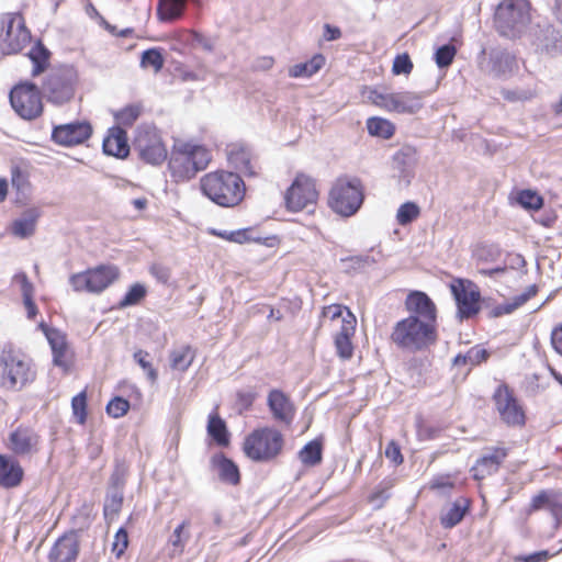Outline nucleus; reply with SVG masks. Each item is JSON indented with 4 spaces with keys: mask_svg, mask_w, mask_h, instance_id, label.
Returning <instances> with one entry per match:
<instances>
[{
    "mask_svg": "<svg viewBox=\"0 0 562 562\" xmlns=\"http://www.w3.org/2000/svg\"><path fill=\"white\" fill-rule=\"evenodd\" d=\"M211 159V153L204 146L177 140L170 153L168 169L176 182H184L204 170Z\"/></svg>",
    "mask_w": 562,
    "mask_h": 562,
    "instance_id": "nucleus-1",
    "label": "nucleus"
},
{
    "mask_svg": "<svg viewBox=\"0 0 562 562\" xmlns=\"http://www.w3.org/2000/svg\"><path fill=\"white\" fill-rule=\"evenodd\" d=\"M201 190L205 196L220 206L233 207L245 196V183L237 172L217 170L201 179Z\"/></svg>",
    "mask_w": 562,
    "mask_h": 562,
    "instance_id": "nucleus-2",
    "label": "nucleus"
},
{
    "mask_svg": "<svg viewBox=\"0 0 562 562\" xmlns=\"http://www.w3.org/2000/svg\"><path fill=\"white\" fill-rule=\"evenodd\" d=\"M35 371L31 361L10 345L0 346V387L18 390L32 382Z\"/></svg>",
    "mask_w": 562,
    "mask_h": 562,
    "instance_id": "nucleus-3",
    "label": "nucleus"
},
{
    "mask_svg": "<svg viewBox=\"0 0 562 562\" xmlns=\"http://www.w3.org/2000/svg\"><path fill=\"white\" fill-rule=\"evenodd\" d=\"M391 339L401 349L419 351L436 341V325L408 316L395 324Z\"/></svg>",
    "mask_w": 562,
    "mask_h": 562,
    "instance_id": "nucleus-4",
    "label": "nucleus"
},
{
    "mask_svg": "<svg viewBox=\"0 0 562 562\" xmlns=\"http://www.w3.org/2000/svg\"><path fill=\"white\" fill-rule=\"evenodd\" d=\"M364 200V189L360 179L353 177L338 178L333 184L328 205L336 214L342 217L355 215Z\"/></svg>",
    "mask_w": 562,
    "mask_h": 562,
    "instance_id": "nucleus-5",
    "label": "nucleus"
},
{
    "mask_svg": "<svg viewBox=\"0 0 562 562\" xmlns=\"http://www.w3.org/2000/svg\"><path fill=\"white\" fill-rule=\"evenodd\" d=\"M495 26L506 37H517L530 22V4L527 0H503L495 11Z\"/></svg>",
    "mask_w": 562,
    "mask_h": 562,
    "instance_id": "nucleus-6",
    "label": "nucleus"
},
{
    "mask_svg": "<svg viewBox=\"0 0 562 562\" xmlns=\"http://www.w3.org/2000/svg\"><path fill=\"white\" fill-rule=\"evenodd\" d=\"M78 75L72 66L53 68L46 75L42 92L55 105L68 103L75 95Z\"/></svg>",
    "mask_w": 562,
    "mask_h": 562,
    "instance_id": "nucleus-7",
    "label": "nucleus"
},
{
    "mask_svg": "<svg viewBox=\"0 0 562 562\" xmlns=\"http://www.w3.org/2000/svg\"><path fill=\"white\" fill-rule=\"evenodd\" d=\"M282 434L270 427L254 430L244 442V451L254 461H270L282 450Z\"/></svg>",
    "mask_w": 562,
    "mask_h": 562,
    "instance_id": "nucleus-8",
    "label": "nucleus"
},
{
    "mask_svg": "<svg viewBox=\"0 0 562 562\" xmlns=\"http://www.w3.org/2000/svg\"><path fill=\"white\" fill-rule=\"evenodd\" d=\"M369 100L389 112L416 114L424 106V94L413 91L389 92L370 90Z\"/></svg>",
    "mask_w": 562,
    "mask_h": 562,
    "instance_id": "nucleus-9",
    "label": "nucleus"
},
{
    "mask_svg": "<svg viewBox=\"0 0 562 562\" xmlns=\"http://www.w3.org/2000/svg\"><path fill=\"white\" fill-rule=\"evenodd\" d=\"M133 147L143 161L154 166L164 162L168 155L161 134L154 125L137 127Z\"/></svg>",
    "mask_w": 562,
    "mask_h": 562,
    "instance_id": "nucleus-10",
    "label": "nucleus"
},
{
    "mask_svg": "<svg viewBox=\"0 0 562 562\" xmlns=\"http://www.w3.org/2000/svg\"><path fill=\"white\" fill-rule=\"evenodd\" d=\"M31 34L21 14L7 12L0 14V50L15 54L30 42Z\"/></svg>",
    "mask_w": 562,
    "mask_h": 562,
    "instance_id": "nucleus-11",
    "label": "nucleus"
},
{
    "mask_svg": "<svg viewBox=\"0 0 562 562\" xmlns=\"http://www.w3.org/2000/svg\"><path fill=\"white\" fill-rule=\"evenodd\" d=\"M119 277L114 266H99L83 272L74 273L69 283L76 292L99 294L110 286Z\"/></svg>",
    "mask_w": 562,
    "mask_h": 562,
    "instance_id": "nucleus-12",
    "label": "nucleus"
},
{
    "mask_svg": "<svg viewBox=\"0 0 562 562\" xmlns=\"http://www.w3.org/2000/svg\"><path fill=\"white\" fill-rule=\"evenodd\" d=\"M10 102L14 111L25 120H33L43 111L41 92L33 83L15 86L10 92Z\"/></svg>",
    "mask_w": 562,
    "mask_h": 562,
    "instance_id": "nucleus-13",
    "label": "nucleus"
},
{
    "mask_svg": "<svg viewBox=\"0 0 562 562\" xmlns=\"http://www.w3.org/2000/svg\"><path fill=\"white\" fill-rule=\"evenodd\" d=\"M493 398L499 417L505 424L513 427L525 425L526 416L524 408L507 385H498Z\"/></svg>",
    "mask_w": 562,
    "mask_h": 562,
    "instance_id": "nucleus-14",
    "label": "nucleus"
},
{
    "mask_svg": "<svg viewBox=\"0 0 562 562\" xmlns=\"http://www.w3.org/2000/svg\"><path fill=\"white\" fill-rule=\"evenodd\" d=\"M318 193L315 182L307 176L300 175L295 178L285 194L288 210L293 212L302 211L317 201Z\"/></svg>",
    "mask_w": 562,
    "mask_h": 562,
    "instance_id": "nucleus-15",
    "label": "nucleus"
},
{
    "mask_svg": "<svg viewBox=\"0 0 562 562\" xmlns=\"http://www.w3.org/2000/svg\"><path fill=\"white\" fill-rule=\"evenodd\" d=\"M92 134V127L87 121H75L68 124L57 125L53 128V140L61 146L70 147L82 144Z\"/></svg>",
    "mask_w": 562,
    "mask_h": 562,
    "instance_id": "nucleus-16",
    "label": "nucleus"
},
{
    "mask_svg": "<svg viewBox=\"0 0 562 562\" xmlns=\"http://www.w3.org/2000/svg\"><path fill=\"white\" fill-rule=\"evenodd\" d=\"M451 291L458 305L460 318H469L480 311V292L473 283L460 281L451 285Z\"/></svg>",
    "mask_w": 562,
    "mask_h": 562,
    "instance_id": "nucleus-17",
    "label": "nucleus"
},
{
    "mask_svg": "<svg viewBox=\"0 0 562 562\" xmlns=\"http://www.w3.org/2000/svg\"><path fill=\"white\" fill-rule=\"evenodd\" d=\"M79 554V535L69 531L59 537L48 553V562H75Z\"/></svg>",
    "mask_w": 562,
    "mask_h": 562,
    "instance_id": "nucleus-18",
    "label": "nucleus"
},
{
    "mask_svg": "<svg viewBox=\"0 0 562 562\" xmlns=\"http://www.w3.org/2000/svg\"><path fill=\"white\" fill-rule=\"evenodd\" d=\"M405 307L411 313L409 317H416L436 325V306L426 293L420 291L411 292L406 297Z\"/></svg>",
    "mask_w": 562,
    "mask_h": 562,
    "instance_id": "nucleus-19",
    "label": "nucleus"
},
{
    "mask_svg": "<svg viewBox=\"0 0 562 562\" xmlns=\"http://www.w3.org/2000/svg\"><path fill=\"white\" fill-rule=\"evenodd\" d=\"M38 328L50 346L54 364L66 369L69 366V347L66 335L56 328L49 327L44 322L40 323Z\"/></svg>",
    "mask_w": 562,
    "mask_h": 562,
    "instance_id": "nucleus-20",
    "label": "nucleus"
},
{
    "mask_svg": "<svg viewBox=\"0 0 562 562\" xmlns=\"http://www.w3.org/2000/svg\"><path fill=\"white\" fill-rule=\"evenodd\" d=\"M42 216V211L37 206L27 207L22 214L12 221L7 232L19 239L32 237L37 227V222Z\"/></svg>",
    "mask_w": 562,
    "mask_h": 562,
    "instance_id": "nucleus-21",
    "label": "nucleus"
},
{
    "mask_svg": "<svg viewBox=\"0 0 562 562\" xmlns=\"http://www.w3.org/2000/svg\"><path fill=\"white\" fill-rule=\"evenodd\" d=\"M267 404L273 418L282 424L290 425L294 418L295 408L289 396L280 390H272L268 394Z\"/></svg>",
    "mask_w": 562,
    "mask_h": 562,
    "instance_id": "nucleus-22",
    "label": "nucleus"
},
{
    "mask_svg": "<svg viewBox=\"0 0 562 562\" xmlns=\"http://www.w3.org/2000/svg\"><path fill=\"white\" fill-rule=\"evenodd\" d=\"M356 323L355 316L347 310V315L341 319L340 330L335 336L336 352L344 360L350 359L353 353L351 337L355 335Z\"/></svg>",
    "mask_w": 562,
    "mask_h": 562,
    "instance_id": "nucleus-23",
    "label": "nucleus"
},
{
    "mask_svg": "<svg viewBox=\"0 0 562 562\" xmlns=\"http://www.w3.org/2000/svg\"><path fill=\"white\" fill-rule=\"evenodd\" d=\"M416 161V149L412 146H403L393 155L392 167L401 181L407 184L411 182Z\"/></svg>",
    "mask_w": 562,
    "mask_h": 562,
    "instance_id": "nucleus-24",
    "label": "nucleus"
},
{
    "mask_svg": "<svg viewBox=\"0 0 562 562\" xmlns=\"http://www.w3.org/2000/svg\"><path fill=\"white\" fill-rule=\"evenodd\" d=\"M505 458L506 451L501 448H496L493 451L483 454L471 469L473 477L475 480H482L485 476L495 473Z\"/></svg>",
    "mask_w": 562,
    "mask_h": 562,
    "instance_id": "nucleus-25",
    "label": "nucleus"
},
{
    "mask_svg": "<svg viewBox=\"0 0 562 562\" xmlns=\"http://www.w3.org/2000/svg\"><path fill=\"white\" fill-rule=\"evenodd\" d=\"M533 45L541 53L554 56L562 52V38L559 32L550 24L540 29L536 34Z\"/></svg>",
    "mask_w": 562,
    "mask_h": 562,
    "instance_id": "nucleus-26",
    "label": "nucleus"
},
{
    "mask_svg": "<svg viewBox=\"0 0 562 562\" xmlns=\"http://www.w3.org/2000/svg\"><path fill=\"white\" fill-rule=\"evenodd\" d=\"M102 147L104 154L109 156L117 158L126 157L130 153L126 132L120 126L110 128L108 135L103 139Z\"/></svg>",
    "mask_w": 562,
    "mask_h": 562,
    "instance_id": "nucleus-27",
    "label": "nucleus"
},
{
    "mask_svg": "<svg viewBox=\"0 0 562 562\" xmlns=\"http://www.w3.org/2000/svg\"><path fill=\"white\" fill-rule=\"evenodd\" d=\"M229 165L245 176H255L256 162L250 149L244 146H233L227 154Z\"/></svg>",
    "mask_w": 562,
    "mask_h": 562,
    "instance_id": "nucleus-28",
    "label": "nucleus"
},
{
    "mask_svg": "<svg viewBox=\"0 0 562 562\" xmlns=\"http://www.w3.org/2000/svg\"><path fill=\"white\" fill-rule=\"evenodd\" d=\"M38 445L37 434L30 428H18L10 436V448L16 454H27L36 451Z\"/></svg>",
    "mask_w": 562,
    "mask_h": 562,
    "instance_id": "nucleus-29",
    "label": "nucleus"
},
{
    "mask_svg": "<svg viewBox=\"0 0 562 562\" xmlns=\"http://www.w3.org/2000/svg\"><path fill=\"white\" fill-rule=\"evenodd\" d=\"M23 477V469L12 457L0 454V486H18Z\"/></svg>",
    "mask_w": 562,
    "mask_h": 562,
    "instance_id": "nucleus-30",
    "label": "nucleus"
},
{
    "mask_svg": "<svg viewBox=\"0 0 562 562\" xmlns=\"http://www.w3.org/2000/svg\"><path fill=\"white\" fill-rule=\"evenodd\" d=\"M211 467L222 482L232 485L239 483L240 475L237 465L223 453H216L212 457Z\"/></svg>",
    "mask_w": 562,
    "mask_h": 562,
    "instance_id": "nucleus-31",
    "label": "nucleus"
},
{
    "mask_svg": "<svg viewBox=\"0 0 562 562\" xmlns=\"http://www.w3.org/2000/svg\"><path fill=\"white\" fill-rule=\"evenodd\" d=\"M190 520L181 521L169 536L167 541L168 554L170 558L180 557L190 539Z\"/></svg>",
    "mask_w": 562,
    "mask_h": 562,
    "instance_id": "nucleus-32",
    "label": "nucleus"
},
{
    "mask_svg": "<svg viewBox=\"0 0 562 562\" xmlns=\"http://www.w3.org/2000/svg\"><path fill=\"white\" fill-rule=\"evenodd\" d=\"M11 186L16 191V202L26 203L32 189L29 172L19 166H13L11 168Z\"/></svg>",
    "mask_w": 562,
    "mask_h": 562,
    "instance_id": "nucleus-33",
    "label": "nucleus"
},
{
    "mask_svg": "<svg viewBox=\"0 0 562 562\" xmlns=\"http://www.w3.org/2000/svg\"><path fill=\"white\" fill-rule=\"evenodd\" d=\"M491 71L495 77H507L517 68V61L513 54L499 50L491 56Z\"/></svg>",
    "mask_w": 562,
    "mask_h": 562,
    "instance_id": "nucleus-34",
    "label": "nucleus"
},
{
    "mask_svg": "<svg viewBox=\"0 0 562 562\" xmlns=\"http://www.w3.org/2000/svg\"><path fill=\"white\" fill-rule=\"evenodd\" d=\"M470 506L468 498L460 497L456 499L447 510L441 514L440 521L445 528L457 526L464 517Z\"/></svg>",
    "mask_w": 562,
    "mask_h": 562,
    "instance_id": "nucleus-35",
    "label": "nucleus"
},
{
    "mask_svg": "<svg viewBox=\"0 0 562 562\" xmlns=\"http://www.w3.org/2000/svg\"><path fill=\"white\" fill-rule=\"evenodd\" d=\"M188 0H159L157 5L158 19L169 22L179 19L186 9Z\"/></svg>",
    "mask_w": 562,
    "mask_h": 562,
    "instance_id": "nucleus-36",
    "label": "nucleus"
},
{
    "mask_svg": "<svg viewBox=\"0 0 562 562\" xmlns=\"http://www.w3.org/2000/svg\"><path fill=\"white\" fill-rule=\"evenodd\" d=\"M324 65L325 57L317 54L305 63H300L290 67L289 76L291 78H308L319 71Z\"/></svg>",
    "mask_w": 562,
    "mask_h": 562,
    "instance_id": "nucleus-37",
    "label": "nucleus"
},
{
    "mask_svg": "<svg viewBox=\"0 0 562 562\" xmlns=\"http://www.w3.org/2000/svg\"><path fill=\"white\" fill-rule=\"evenodd\" d=\"M27 55L33 64L31 74L33 77H36L48 66L49 50L42 43H37L30 49Z\"/></svg>",
    "mask_w": 562,
    "mask_h": 562,
    "instance_id": "nucleus-38",
    "label": "nucleus"
},
{
    "mask_svg": "<svg viewBox=\"0 0 562 562\" xmlns=\"http://www.w3.org/2000/svg\"><path fill=\"white\" fill-rule=\"evenodd\" d=\"M195 352L190 346H181L170 353V366L175 370L186 371L193 362Z\"/></svg>",
    "mask_w": 562,
    "mask_h": 562,
    "instance_id": "nucleus-39",
    "label": "nucleus"
},
{
    "mask_svg": "<svg viewBox=\"0 0 562 562\" xmlns=\"http://www.w3.org/2000/svg\"><path fill=\"white\" fill-rule=\"evenodd\" d=\"M207 434L220 446H227L229 442V437L225 422L216 414L209 416Z\"/></svg>",
    "mask_w": 562,
    "mask_h": 562,
    "instance_id": "nucleus-40",
    "label": "nucleus"
},
{
    "mask_svg": "<svg viewBox=\"0 0 562 562\" xmlns=\"http://www.w3.org/2000/svg\"><path fill=\"white\" fill-rule=\"evenodd\" d=\"M370 135L389 139L394 135L395 126L392 122L382 117H370L367 121Z\"/></svg>",
    "mask_w": 562,
    "mask_h": 562,
    "instance_id": "nucleus-41",
    "label": "nucleus"
},
{
    "mask_svg": "<svg viewBox=\"0 0 562 562\" xmlns=\"http://www.w3.org/2000/svg\"><path fill=\"white\" fill-rule=\"evenodd\" d=\"M299 458L306 465H316L322 461V445L313 440L306 443L299 452Z\"/></svg>",
    "mask_w": 562,
    "mask_h": 562,
    "instance_id": "nucleus-42",
    "label": "nucleus"
},
{
    "mask_svg": "<svg viewBox=\"0 0 562 562\" xmlns=\"http://www.w3.org/2000/svg\"><path fill=\"white\" fill-rule=\"evenodd\" d=\"M143 108L140 104H128L114 114L115 121L119 125L131 126L140 116Z\"/></svg>",
    "mask_w": 562,
    "mask_h": 562,
    "instance_id": "nucleus-43",
    "label": "nucleus"
},
{
    "mask_svg": "<svg viewBox=\"0 0 562 562\" xmlns=\"http://www.w3.org/2000/svg\"><path fill=\"white\" fill-rule=\"evenodd\" d=\"M419 213L420 209L416 203L405 202L397 210L396 221L400 225L405 226L416 220Z\"/></svg>",
    "mask_w": 562,
    "mask_h": 562,
    "instance_id": "nucleus-44",
    "label": "nucleus"
},
{
    "mask_svg": "<svg viewBox=\"0 0 562 562\" xmlns=\"http://www.w3.org/2000/svg\"><path fill=\"white\" fill-rule=\"evenodd\" d=\"M140 66L143 68H153L155 72H158L164 67V57L156 48L147 49L142 54Z\"/></svg>",
    "mask_w": 562,
    "mask_h": 562,
    "instance_id": "nucleus-45",
    "label": "nucleus"
},
{
    "mask_svg": "<svg viewBox=\"0 0 562 562\" xmlns=\"http://www.w3.org/2000/svg\"><path fill=\"white\" fill-rule=\"evenodd\" d=\"M146 295V288L140 283L133 284L122 300L119 303V306L124 308L127 306L135 305L139 303Z\"/></svg>",
    "mask_w": 562,
    "mask_h": 562,
    "instance_id": "nucleus-46",
    "label": "nucleus"
},
{
    "mask_svg": "<svg viewBox=\"0 0 562 562\" xmlns=\"http://www.w3.org/2000/svg\"><path fill=\"white\" fill-rule=\"evenodd\" d=\"M518 204L528 210H539L543 205V199L531 190H522L516 198Z\"/></svg>",
    "mask_w": 562,
    "mask_h": 562,
    "instance_id": "nucleus-47",
    "label": "nucleus"
},
{
    "mask_svg": "<svg viewBox=\"0 0 562 562\" xmlns=\"http://www.w3.org/2000/svg\"><path fill=\"white\" fill-rule=\"evenodd\" d=\"M71 408L77 423L83 425L87 419V394L85 391L72 397Z\"/></svg>",
    "mask_w": 562,
    "mask_h": 562,
    "instance_id": "nucleus-48",
    "label": "nucleus"
},
{
    "mask_svg": "<svg viewBox=\"0 0 562 562\" xmlns=\"http://www.w3.org/2000/svg\"><path fill=\"white\" fill-rule=\"evenodd\" d=\"M457 54V49L451 44L440 46L435 53V61L439 68L448 67Z\"/></svg>",
    "mask_w": 562,
    "mask_h": 562,
    "instance_id": "nucleus-49",
    "label": "nucleus"
},
{
    "mask_svg": "<svg viewBox=\"0 0 562 562\" xmlns=\"http://www.w3.org/2000/svg\"><path fill=\"white\" fill-rule=\"evenodd\" d=\"M552 490H543L540 491L537 495H535L527 508V514L530 515L533 512L548 509L549 510V502L551 497Z\"/></svg>",
    "mask_w": 562,
    "mask_h": 562,
    "instance_id": "nucleus-50",
    "label": "nucleus"
},
{
    "mask_svg": "<svg viewBox=\"0 0 562 562\" xmlns=\"http://www.w3.org/2000/svg\"><path fill=\"white\" fill-rule=\"evenodd\" d=\"M128 408V401L123 397H114L106 405V413L114 418H120L127 413Z\"/></svg>",
    "mask_w": 562,
    "mask_h": 562,
    "instance_id": "nucleus-51",
    "label": "nucleus"
},
{
    "mask_svg": "<svg viewBox=\"0 0 562 562\" xmlns=\"http://www.w3.org/2000/svg\"><path fill=\"white\" fill-rule=\"evenodd\" d=\"M549 512L553 516L557 526L562 524V493L555 490H552L550 502H549Z\"/></svg>",
    "mask_w": 562,
    "mask_h": 562,
    "instance_id": "nucleus-52",
    "label": "nucleus"
},
{
    "mask_svg": "<svg viewBox=\"0 0 562 562\" xmlns=\"http://www.w3.org/2000/svg\"><path fill=\"white\" fill-rule=\"evenodd\" d=\"M134 360L142 367L143 370L146 371L148 379L151 382L157 380V371L153 368L151 363L148 361L149 353L144 350H137L134 352Z\"/></svg>",
    "mask_w": 562,
    "mask_h": 562,
    "instance_id": "nucleus-53",
    "label": "nucleus"
},
{
    "mask_svg": "<svg viewBox=\"0 0 562 562\" xmlns=\"http://www.w3.org/2000/svg\"><path fill=\"white\" fill-rule=\"evenodd\" d=\"M413 69V63L407 54L397 55L394 58L392 71L394 75H408Z\"/></svg>",
    "mask_w": 562,
    "mask_h": 562,
    "instance_id": "nucleus-54",
    "label": "nucleus"
},
{
    "mask_svg": "<svg viewBox=\"0 0 562 562\" xmlns=\"http://www.w3.org/2000/svg\"><path fill=\"white\" fill-rule=\"evenodd\" d=\"M12 284L19 286L22 297L33 296L34 286L24 272H18L12 278Z\"/></svg>",
    "mask_w": 562,
    "mask_h": 562,
    "instance_id": "nucleus-55",
    "label": "nucleus"
},
{
    "mask_svg": "<svg viewBox=\"0 0 562 562\" xmlns=\"http://www.w3.org/2000/svg\"><path fill=\"white\" fill-rule=\"evenodd\" d=\"M127 544H128L127 532L124 528H120L114 536V541L112 543V552L117 558H120L126 550Z\"/></svg>",
    "mask_w": 562,
    "mask_h": 562,
    "instance_id": "nucleus-56",
    "label": "nucleus"
},
{
    "mask_svg": "<svg viewBox=\"0 0 562 562\" xmlns=\"http://www.w3.org/2000/svg\"><path fill=\"white\" fill-rule=\"evenodd\" d=\"M186 41L191 45L200 46L207 52H212L214 49V42L196 32H188Z\"/></svg>",
    "mask_w": 562,
    "mask_h": 562,
    "instance_id": "nucleus-57",
    "label": "nucleus"
},
{
    "mask_svg": "<svg viewBox=\"0 0 562 562\" xmlns=\"http://www.w3.org/2000/svg\"><path fill=\"white\" fill-rule=\"evenodd\" d=\"M467 355H468V361H469V367L472 368L479 363H481L482 361L486 360L487 358V351L480 347V346H474L472 348H470L468 351H467Z\"/></svg>",
    "mask_w": 562,
    "mask_h": 562,
    "instance_id": "nucleus-58",
    "label": "nucleus"
},
{
    "mask_svg": "<svg viewBox=\"0 0 562 562\" xmlns=\"http://www.w3.org/2000/svg\"><path fill=\"white\" fill-rule=\"evenodd\" d=\"M537 293V289L535 285L529 286L524 293L516 295L515 297L509 301L513 310H517L521 305H524L528 300H530L532 296H535Z\"/></svg>",
    "mask_w": 562,
    "mask_h": 562,
    "instance_id": "nucleus-59",
    "label": "nucleus"
},
{
    "mask_svg": "<svg viewBox=\"0 0 562 562\" xmlns=\"http://www.w3.org/2000/svg\"><path fill=\"white\" fill-rule=\"evenodd\" d=\"M150 273L156 278L157 281L160 283H167L170 278V270L169 268L160 265V263H154L150 267Z\"/></svg>",
    "mask_w": 562,
    "mask_h": 562,
    "instance_id": "nucleus-60",
    "label": "nucleus"
},
{
    "mask_svg": "<svg viewBox=\"0 0 562 562\" xmlns=\"http://www.w3.org/2000/svg\"><path fill=\"white\" fill-rule=\"evenodd\" d=\"M385 456L390 459L394 464H401L403 462V457L401 453V449L398 445L394 441H391L385 449Z\"/></svg>",
    "mask_w": 562,
    "mask_h": 562,
    "instance_id": "nucleus-61",
    "label": "nucleus"
},
{
    "mask_svg": "<svg viewBox=\"0 0 562 562\" xmlns=\"http://www.w3.org/2000/svg\"><path fill=\"white\" fill-rule=\"evenodd\" d=\"M549 559V552L547 550L533 552L528 555H521L516 558L519 562H546Z\"/></svg>",
    "mask_w": 562,
    "mask_h": 562,
    "instance_id": "nucleus-62",
    "label": "nucleus"
},
{
    "mask_svg": "<svg viewBox=\"0 0 562 562\" xmlns=\"http://www.w3.org/2000/svg\"><path fill=\"white\" fill-rule=\"evenodd\" d=\"M342 311H344V307L341 305L331 304V305L324 307L322 314L325 318L335 321L339 317H342Z\"/></svg>",
    "mask_w": 562,
    "mask_h": 562,
    "instance_id": "nucleus-63",
    "label": "nucleus"
},
{
    "mask_svg": "<svg viewBox=\"0 0 562 562\" xmlns=\"http://www.w3.org/2000/svg\"><path fill=\"white\" fill-rule=\"evenodd\" d=\"M551 342L554 350L562 356V325L552 331Z\"/></svg>",
    "mask_w": 562,
    "mask_h": 562,
    "instance_id": "nucleus-64",
    "label": "nucleus"
}]
</instances>
